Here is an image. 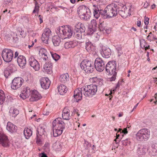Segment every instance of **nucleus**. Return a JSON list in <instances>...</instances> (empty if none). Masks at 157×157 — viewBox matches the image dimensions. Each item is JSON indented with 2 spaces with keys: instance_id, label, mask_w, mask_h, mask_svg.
Segmentation results:
<instances>
[{
  "instance_id": "f704fd0d",
  "label": "nucleus",
  "mask_w": 157,
  "mask_h": 157,
  "mask_svg": "<svg viewBox=\"0 0 157 157\" xmlns=\"http://www.w3.org/2000/svg\"><path fill=\"white\" fill-rule=\"evenodd\" d=\"M45 129L44 126H40L37 130V135L38 134L39 136H41L44 134L45 132Z\"/></svg>"
},
{
  "instance_id": "4d7b16f0",
  "label": "nucleus",
  "mask_w": 157,
  "mask_h": 157,
  "mask_svg": "<svg viewBox=\"0 0 157 157\" xmlns=\"http://www.w3.org/2000/svg\"><path fill=\"white\" fill-rule=\"evenodd\" d=\"M148 5V3L147 2H146L144 3V8H147Z\"/></svg>"
},
{
  "instance_id": "4c0bfd02",
  "label": "nucleus",
  "mask_w": 157,
  "mask_h": 157,
  "mask_svg": "<svg viewBox=\"0 0 157 157\" xmlns=\"http://www.w3.org/2000/svg\"><path fill=\"white\" fill-rule=\"evenodd\" d=\"M47 52L46 50L44 48H42L40 49L39 54L41 56H47Z\"/></svg>"
},
{
  "instance_id": "473e14b6",
  "label": "nucleus",
  "mask_w": 157,
  "mask_h": 157,
  "mask_svg": "<svg viewBox=\"0 0 157 157\" xmlns=\"http://www.w3.org/2000/svg\"><path fill=\"white\" fill-rule=\"evenodd\" d=\"M58 92L60 95H63L67 91L66 86L64 85H61L58 87Z\"/></svg>"
},
{
  "instance_id": "de8ad7c7",
  "label": "nucleus",
  "mask_w": 157,
  "mask_h": 157,
  "mask_svg": "<svg viewBox=\"0 0 157 157\" xmlns=\"http://www.w3.org/2000/svg\"><path fill=\"white\" fill-rule=\"evenodd\" d=\"M129 142V141H128V139H126L125 140H122L121 141L122 144L124 146L127 145Z\"/></svg>"
},
{
  "instance_id": "412c9836",
  "label": "nucleus",
  "mask_w": 157,
  "mask_h": 157,
  "mask_svg": "<svg viewBox=\"0 0 157 157\" xmlns=\"http://www.w3.org/2000/svg\"><path fill=\"white\" fill-rule=\"evenodd\" d=\"M100 52L102 56L106 58L109 57L111 55L110 49L105 47L102 48Z\"/></svg>"
},
{
  "instance_id": "6ab92c4d",
  "label": "nucleus",
  "mask_w": 157,
  "mask_h": 157,
  "mask_svg": "<svg viewBox=\"0 0 157 157\" xmlns=\"http://www.w3.org/2000/svg\"><path fill=\"white\" fill-rule=\"evenodd\" d=\"M41 87L44 89H46L49 87L50 82L47 78H42L40 80Z\"/></svg>"
},
{
  "instance_id": "c85d7f7f",
  "label": "nucleus",
  "mask_w": 157,
  "mask_h": 157,
  "mask_svg": "<svg viewBox=\"0 0 157 157\" xmlns=\"http://www.w3.org/2000/svg\"><path fill=\"white\" fill-rule=\"evenodd\" d=\"M60 36H54L52 38V42L55 46H58L61 43V39Z\"/></svg>"
},
{
  "instance_id": "5fc2aeb1",
  "label": "nucleus",
  "mask_w": 157,
  "mask_h": 157,
  "mask_svg": "<svg viewBox=\"0 0 157 157\" xmlns=\"http://www.w3.org/2000/svg\"><path fill=\"white\" fill-rule=\"evenodd\" d=\"M123 82V81H121L120 82H118V83H117L116 86V88H117L118 87H119L120 86V85L121 84V83Z\"/></svg>"
},
{
  "instance_id": "20e7f679",
  "label": "nucleus",
  "mask_w": 157,
  "mask_h": 157,
  "mask_svg": "<svg viewBox=\"0 0 157 157\" xmlns=\"http://www.w3.org/2000/svg\"><path fill=\"white\" fill-rule=\"evenodd\" d=\"M118 5L112 4L108 5L104 10L105 13L104 18L112 17L117 15Z\"/></svg>"
},
{
  "instance_id": "39448f33",
  "label": "nucleus",
  "mask_w": 157,
  "mask_h": 157,
  "mask_svg": "<svg viewBox=\"0 0 157 157\" xmlns=\"http://www.w3.org/2000/svg\"><path fill=\"white\" fill-rule=\"evenodd\" d=\"M83 94L86 97H92L95 95L97 91V87L95 85L90 84L82 87Z\"/></svg>"
},
{
  "instance_id": "1a4fd4ad",
  "label": "nucleus",
  "mask_w": 157,
  "mask_h": 157,
  "mask_svg": "<svg viewBox=\"0 0 157 157\" xmlns=\"http://www.w3.org/2000/svg\"><path fill=\"white\" fill-rule=\"evenodd\" d=\"M105 70L109 74L117 73L116 62L113 61L109 62L106 65Z\"/></svg>"
},
{
  "instance_id": "72a5a7b5",
  "label": "nucleus",
  "mask_w": 157,
  "mask_h": 157,
  "mask_svg": "<svg viewBox=\"0 0 157 157\" xmlns=\"http://www.w3.org/2000/svg\"><path fill=\"white\" fill-rule=\"evenodd\" d=\"M24 134L26 139H29L32 134V131L31 129L25 128L24 131Z\"/></svg>"
},
{
  "instance_id": "052dcab7",
  "label": "nucleus",
  "mask_w": 157,
  "mask_h": 157,
  "mask_svg": "<svg viewBox=\"0 0 157 157\" xmlns=\"http://www.w3.org/2000/svg\"><path fill=\"white\" fill-rule=\"evenodd\" d=\"M39 18L40 20V23H42L43 22V21L42 19V16L40 15H39Z\"/></svg>"
},
{
  "instance_id": "9d476101",
  "label": "nucleus",
  "mask_w": 157,
  "mask_h": 157,
  "mask_svg": "<svg viewBox=\"0 0 157 157\" xmlns=\"http://www.w3.org/2000/svg\"><path fill=\"white\" fill-rule=\"evenodd\" d=\"M117 14H119L122 17L126 18L129 16L130 14V9H128L126 7L120 6L118 5Z\"/></svg>"
},
{
  "instance_id": "c9c22d12",
  "label": "nucleus",
  "mask_w": 157,
  "mask_h": 157,
  "mask_svg": "<svg viewBox=\"0 0 157 157\" xmlns=\"http://www.w3.org/2000/svg\"><path fill=\"white\" fill-rule=\"evenodd\" d=\"M75 44L72 41L66 42L64 44V47L66 49L72 48L75 46Z\"/></svg>"
},
{
  "instance_id": "3c124183",
  "label": "nucleus",
  "mask_w": 157,
  "mask_h": 157,
  "mask_svg": "<svg viewBox=\"0 0 157 157\" xmlns=\"http://www.w3.org/2000/svg\"><path fill=\"white\" fill-rule=\"evenodd\" d=\"M119 134H118L117 133L116 134V138L114 140L116 144H118L120 141V140L119 139L118 137H119Z\"/></svg>"
},
{
  "instance_id": "4468645a",
  "label": "nucleus",
  "mask_w": 157,
  "mask_h": 157,
  "mask_svg": "<svg viewBox=\"0 0 157 157\" xmlns=\"http://www.w3.org/2000/svg\"><path fill=\"white\" fill-rule=\"evenodd\" d=\"M82 87V88H78L75 90L74 92V97L75 101L78 102L82 99V93H83Z\"/></svg>"
},
{
  "instance_id": "2f4dec72",
  "label": "nucleus",
  "mask_w": 157,
  "mask_h": 157,
  "mask_svg": "<svg viewBox=\"0 0 157 157\" xmlns=\"http://www.w3.org/2000/svg\"><path fill=\"white\" fill-rule=\"evenodd\" d=\"M69 77L67 73L61 75L59 78L60 81L63 83H65L69 81Z\"/></svg>"
},
{
  "instance_id": "603ef678",
  "label": "nucleus",
  "mask_w": 157,
  "mask_h": 157,
  "mask_svg": "<svg viewBox=\"0 0 157 157\" xmlns=\"http://www.w3.org/2000/svg\"><path fill=\"white\" fill-rule=\"evenodd\" d=\"M149 18L147 17L145 18L144 24L146 25H147L149 23Z\"/></svg>"
},
{
  "instance_id": "0eeeda50",
  "label": "nucleus",
  "mask_w": 157,
  "mask_h": 157,
  "mask_svg": "<svg viewBox=\"0 0 157 157\" xmlns=\"http://www.w3.org/2000/svg\"><path fill=\"white\" fill-rule=\"evenodd\" d=\"M150 132L147 129L143 128L139 130L136 134V139L140 141L147 140L150 137Z\"/></svg>"
},
{
  "instance_id": "ea45409f",
  "label": "nucleus",
  "mask_w": 157,
  "mask_h": 157,
  "mask_svg": "<svg viewBox=\"0 0 157 157\" xmlns=\"http://www.w3.org/2000/svg\"><path fill=\"white\" fill-rule=\"evenodd\" d=\"M51 53L53 59L56 61L58 60L59 59L60 56L56 53L51 52Z\"/></svg>"
},
{
  "instance_id": "7c9ffc66",
  "label": "nucleus",
  "mask_w": 157,
  "mask_h": 157,
  "mask_svg": "<svg viewBox=\"0 0 157 157\" xmlns=\"http://www.w3.org/2000/svg\"><path fill=\"white\" fill-rule=\"evenodd\" d=\"M147 149L146 147L144 146H141L137 150V153L139 156L144 155L146 153Z\"/></svg>"
},
{
  "instance_id": "e2e57ef3",
  "label": "nucleus",
  "mask_w": 157,
  "mask_h": 157,
  "mask_svg": "<svg viewBox=\"0 0 157 157\" xmlns=\"http://www.w3.org/2000/svg\"><path fill=\"white\" fill-rule=\"evenodd\" d=\"M41 155V157H48L46 154L44 153H42Z\"/></svg>"
},
{
  "instance_id": "393cba45",
  "label": "nucleus",
  "mask_w": 157,
  "mask_h": 157,
  "mask_svg": "<svg viewBox=\"0 0 157 157\" xmlns=\"http://www.w3.org/2000/svg\"><path fill=\"white\" fill-rule=\"evenodd\" d=\"M7 129L11 133H15L17 130V127L10 122H8L6 126Z\"/></svg>"
},
{
  "instance_id": "680f3d73",
  "label": "nucleus",
  "mask_w": 157,
  "mask_h": 157,
  "mask_svg": "<svg viewBox=\"0 0 157 157\" xmlns=\"http://www.w3.org/2000/svg\"><path fill=\"white\" fill-rule=\"evenodd\" d=\"M11 0H4V2H5L6 4L11 3Z\"/></svg>"
},
{
  "instance_id": "13d9d810",
  "label": "nucleus",
  "mask_w": 157,
  "mask_h": 157,
  "mask_svg": "<svg viewBox=\"0 0 157 157\" xmlns=\"http://www.w3.org/2000/svg\"><path fill=\"white\" fill-rule=\"evenodd\" d=\"M40 141V139L39 138V137H38L37 134H36V142L37 143H39Z\"/></svg>"
},
{
  "instance_id": "9b49d317",
  "label": "nucleus",
  "mask_w": 157,
  "mask_h": 157,
  "mask_svg": "<svg viewBox=\"0 0 157 157\" xmlns=\"http://www.w3.org/2000/svg\"><path fill=\"white\" fill-rule=\"evenodd\" d=\"M94 67L96 70L100 72L102 71L105 68L104 61L100 58H97L95 59Z\"/></svg>"
},
{
  "instance_id": "2eb2a0df",
  "label": "nucleus",
  "mask_w": 157,
  "mask_h": 157,
  "mask_svg": "<svg viewBox=\"0 0 157 157\" xmlns=\"http://www.w3.org/2000/svg\"><path fill=\"white\" fill-rule=\"evenodd\" d=\"M29 63L30 65L36 71L40 69V65L38 62L33 57H30L29 60Z\"/></svg>"
},
{
  "instance_id": "69168bd1",
  "label": "nucleus",
  "mask_w": 157,
  "mask_h": 157,
  "mask_svg": "<svg viewBox=\"0 0 157 157\" xmlns=\"http://www.w3.org/2000/svg\"><path fill=\"white\" fill-rule=\"evenodd\" d=\"M13 42H14L15 43H16L17 42L18 39L17 37H15V38L13 37Z\"/></svg>"
},
{
  "instance_id": "774afa93",
  "label": "nucleus",
  "mask_w": 157,
  "mask_h": 157,
  "mask_svg": "<svg viewBox=\"0 0 157 157\" xmlns=\"http://www.w3.org/2000/svg\"><path fill=\"white\" fill-rule=\"evenodd\" d=\"M18 52H17L16 51L15 53L14 58H16V57H17L18 56Z\"/></svg>"
},
{
  "instance_id": "ddd939ff",
  "label": "nucleus",
  "mask_w": 157,
  "mask_h": 157,
  "mask_svg": "<svg viewBox=\"0 0 157 157\" xmlns=\"http://www.w3.org/2000/svg\"><path fill=\"white\" fill-rule=\"evenodd\" d=\"M93 10L94 16L96 19H98L100 15L103 16L104 18L105 14L104 10L101 9L99 5H93Z\"/></svg>"
},
{
  "instance_id": "cd10ccee",
  "label": "nucleus",
  "mask_w": 157,
  "mask_h": 157,
  "mask_svg": "<svg viewBox=\"0 0 157 157\" xmlns=\"http://www.w3.org/2000/svg\"><path fill=\"white\" fill-rule=\"evenodd\" d=\"M70 110L67 107H65L63 110L62 116L63 119L69 120L70 118Z\"/></svg>"
},
{
  "instance_id": "6e6d98bb",
  "label": "nucleus",
  "mask_w": 157,
  "mask_h": 157,
  "mask_svg": "<svg viewBox=\"0 0 157 157\" xmlns=\"http://www.w3.org/2000/svg\"><path fill=\"white\" fill-rule=\"evenodd\" d=\"M74 113L77 114L78 116H80V114L78 113V109H75L74 110Z\"/></svg>"
},
{
  "instance_id": "f3484780",
  "label": "nucleus",
  "mask_w": 157,
  "mask_h": 157,
  "mask_svg": "<svg viewBox=\"0 0 157 157\" xmlns=\"http://www.w3.org/2000/svg\"><path fill=\"white\" fill-rule=\"evenodd\" d=\"M0 144L4 147L9 146V142L7 137L4 134L0 132Z\"/></svg>"
},
{
  "instance_id": "c03bdc74",
  "label": "nucleus",
  "mask_w": 157,
  "mask_h": 157,
  "mask_svg": "<svg viewBox=\"0 0 157 157\" xmlns=\"http://www.w3.org/2000/svg\"><path fill=\"white\" fill-rule=\"evenodd\" d=\"M116 50H117L118 56H120L122 54L123 52L122 50V48L120 47H117L116 48Z\"/></svg>"
},
{
  "instance_id": "aec40b11",
  "label": "nucleus",
  "mask_w": 157,
  "mask_h": 157,
  "mask_svg": "<svg viewBox=\"0 0 157 157\" xmlns=\"http://www.w3.org/2000/svg\"><path fill=\"white\" fill-rule=\"evenodd\" d=\"M30 95V90L29 87H24L22 91V93L20 96L23 99H25L28 98Z\"/></svg>"
},
{
  "instance_id": "c756f323",
  "label": "nucleus",
  "mask_w": 157,
  "mask_h": 157,
  "mask_svg": "<svg viewBox=\"0 0 157 157\" xmlns=\"http://www.w3.org/2000/svg\"><path fill=\"white\" fill-rule=\"evenodd\" d=\"M41 98L40 95L37 91H34L31 96V100L32 101H37Z\"/></svg>"
},
{
  "instance_id": "a18cd8bd",
  "label": "nucleus",
  "mask_w": 157,
  "mask_h": 157,
  "mask_svg": "<svg viewBox=\"0 0 157 157\" xmlns=\"http://www.w3.org/2000/svg\"><path fill=\"white\" fill-rule=\"evenodd\" d=\"M19 113V111L17 109H14L12 113V116L13 117H16Z\"/></svg>"
},
{
  "instance_id": "f257e3e1",
  "label": "nucleus",
  "mask_w": 157,
  "mask_h": 157,
  "mask_svg": "<svg viewBox=\"0 0 157 157\" xmlns=\"http://www.w3.org/2000/svg\"><path fill=\"white\" fill-rule=\"evenodd\" d=\"M65 124L60 117L56 118L53 121L52 128L54 137H57L62 134L63 129L65 128Z\"/></svg>"
},
{
  "instance_id": "864d4df0",
  "label": "nucleus",
  "mask_w": 157,
  "mask_h": 157,
  "mask_svg": "<svg viewBox=\"0 0 157 157\" xmlns=\"http://www.w3.org/2000/svg\"><path fill=\"white\" fill-rule=\"evenodd\" d=\"M128 131H127V128H124V130H122V132H121L124 133V134H126L128 133Z\"/></svg>"
},
{
  "instance_id": "37998d69",
  "label": "nucleus",
  "mask_w": 157,
  "mask_h": 157,
  "mask_svg": "<svg viewBox=\"0 0 157 157\" xmlns=\"http://www.w3.org/2000/svg\"><path fill=\"white\" fill-rule=\"evenodd\" d=\"M90 144L89 142L85 140L84 143L83 145L85 149H88V148L90 147Z\"/></svg>"
},
{
  "instance_id": "a19ab883",
  "label": "nucleus",
  "mask_w": 157,
  "mask_h": 157,
  "mask_svg": "<svg viewBox=\"0 0 157 157\" xmlns=\"http://www.w3.org/2000/svg\"><path fill=\"white\" fill-rule=\"evenodd\" d=\"M62 146L59 142L56 143L54 145V148L56 150L59 151L61 149Z\"/></svg>"
},
{
  "instance_id": "e433bc0d",
  "label": "nucleus",
  "mask_w": 157,
  "mask_h": 157,
  "mask_svg": "<svg viewBox=\"0 0 157 157\" xmlns=\"http://www.w3.org/2000/svg\"><path fill=\"white\" fill-rule=\"evenodd\" d=\"M5 99V95L3 91L1 90H0V104H3Z\"/></svg>"
},
{
  "instance_id": "5701e85b",
  "label": "nucleus",
  "mask_w": 157,
  "mask_h": 157,
  "mask_svg": "<svg viewBox=\"0 0 157 157\" xmlns=\"http://www.w3.org/2000/svg\"><path fill=\"white\" fill-rule=\"evenodd\" d=\"M74 30L75 32L84 33L85 30V28L83 24L79 22L75 25Z\"/></svg>"
},
{
  "instance_id": "423d86ee",
  "label": "nucleus",
  "mask_w": 157,
  "mask_h": 157,
  "mask_svg": "<svg viewBox=\"0 0 157 157\" xmlns=\"http://www.w3.org/2000/svg\"><path fill=\"white\" fill-rule=\"evenodd\" d=\"M80 66L81 69L86 73H92L94 70V63L91 61L84 60Z\"/></svg>"
},
{
  "instance_id": "79ce46f5",
  "label": "nucleus",
  "mask_w": 157,
  "mask_h": 157,
  "mask_svg": "<svg viewBox=\"0 0 157 157\" xmlns=\"http://www.w3.org/2000/svg\"><path fill=\"white\" fill-rule=\"evenodd\" d=\"M80 32H75V37L78 39L80 40L82 38V33Z\"/></svg>"
},
{
  "instance_id": "bb28decb",
  "label": "nucleus",
  "mask_w": 157,
  "mask_h": 157,
  "mask_svg": "<svg viewBox=\"0 0 157 157\" xmlns=\"http://www.w3.org/2000/svg\"><path fill=\"white\" fill-rule=\"evenodd\" d=\"M98 28L100 31L103 32L104 33L109 34L111 32V30L109 29L107 27L105 26L103 22L99 24Z\"/></svg>"
},
{
  "instance_id": "58836bf2",
  "label": "nucleus",
  "mask_w": 157,
  "mask_h": 157,
  "mask_svg": "<svg viewBox=\"0 0 157 157\" xmlns=\"http://www.w3.org/2000/svg\"><path fill=\"white\" fill-rule=\"evenodd\" d=\"M140 42L141 48L143 49L144 48L147 44V42L144 39L140 40Z\"/></svg>"
},
{
  "instance_id": "8fccbe9b",
  "label": "nucleus",
  "mask_w": 157,
  "mask_h": 157,
  "mask_svg": "<svg viewBox=\"0 0 157 157\" xmlns=\"http://www.w3.org/2000/svg\"><path fill=\"white\" fill-rule=\"evenodd\" d=\"M10 75L9 71L8 70H5L4 71V75L5 77L7 78Z\"/></svg>"
},
{
  "instance_id": "6e6552de",
  "label": "nucleus",
  "mask_w": 157,
  "mask_h": 157,
  "mask_svg": "<svg viewBox=\"0 0 157 157\" xmlns=\"http://www.w3.org/2000/svg\"><path fill=\"white\" fill-rule=\"evenodd\" d=\"M2 56L3 60L5 62H10L13 57V51L10 49H4L2 52Z\"/></svg>"
},
{
  "instance_id": "338daca9",
  "label": "nucleus",
  "mask_w": 157,
  "mask_h": 157,
  "mask_svg": "<svg viewBox=\"0 0 157 157\" xmlns=\"http://www.w3.org/2000/svg\"><path fill=\"white\" fill-rule=\"evenodd\" d=\"M10 38V35L9 34L5 35V38L6 40H8Z\"/></svg>"
},
{
  "instance_id": "dca6fc26",
  "label": "nucleus",
  "mask_w": 157,
  "mask_h": 157,
  "mask_svg": "<svg viewBox=\"0 0 157 157\" xmlns=\"http://www.w3.org/2000/svg\"><path fill=\"white\" fill-rule=\"evenodd\" d=\"M51 30L49 29H46L42 34L41 40L44 43L48 44L49 38L51 36Z\"/></svg>"
},
{
  "instance_id": "bf43d9fd",
  "label": "nucleus",
  "mask_w": 157,
  "mask_h": 157,
  "mask_svg": "<svg viewBox=\"0 0 157 157\" xmlns=\"http://www.w3.org/2000/svg\"><path fill=\"white\" fill-rule=\"evenodd\" d=\"M49 112H47L45 110H44L43 112V114L45 115H49Z\"/></svg>"
},
{
  "instance_id": "4be33fe9",
  "label": "nucleus",
  "mask_w": 157,
  "mask_h": 157,
  "mask_svg": "<svg viewBox=\"0 0 157 157\" xmlns=\"http://www.w3.org/2000/svg\"><path fill=\"white\" fill-rule=\"evenodd\" d=\"M148 153L151 156L157 155V143H153L151 144Z\"/></svg>"
},
{
  "instance_id": "f03ea898",
  "label": "nucleus",
  "mask_w": 157,
  "mask_h": 157,
  "mask_svg": "<svg viewBox=\"0 0 157 157\" xmlns=\"http://www.w3.org/2000/svg\"><path fill=\"white\" fill-rule=\"evenodd\" d=\"M56 32L62 39H65L71 37L73 34V31L71 26H67L66 27L64 26L58 27L56 30Z\"/></svg>"
},
{
  "instance_id": "7ed1b4c3",
  "label": "nucleus",
  "mask_w": 157,
  "mask_h": 157,
  "mask_svg": "<svg viewBox=\"0 0 157 157\" xmlns=\"http://www.w3.org/2000/svg\"><path fill=\"white\" fill-rule=\"evenodd\" d=\"M77 12L80 18L83 20H88L91 16L90 10L84 5L79 6L77 9Z\"/></svg>"
},
{
  "instance_id": "09e8293b",
  "label": "nucleus",
  "mask_w": 157,
  "mask_h": 157,
  "mask_svg": "<svg viewBox=\"0 0 157 157\" xmlns=\"http://www.w3.org/2000/svg\"><path fill=\"white\" fill-rule=\"evenodd\" d=\"M91 23L93 26H94L95 27H97V22L95 20H92L91 21Z\"/></svg>"
},
{
  "instance_id": "0e129e2a",
  "label": "nucleus",
  "mask_w": 157,
  "mask_h": 157,
  "mask_svg": "<svg viewBox=\"0 0 157 157\" xmlns=\"http://www.w3.org/2000/svg\"><path fill=\"white\" fill-rule=\"evenodd\" d=\"M41 58H42L43 60L46 61L48 59V57L47 56H47L41 57Z\"/></svg>"
},
{
  "instance_id": "f8f14e48",
  "label": "nucleus",
  "mask_w": 157,
  "mask_h": 157,
  "mask_svg": "<svg viewBox=\"0 0 157 157\" xmlns=\"http://www.w3.org/2000/svg\"><path fill=\"white\" fill-rule=\"evenodd\" d=\"M24 82V79L20 77L15 78L13 80L11 88L13 90H16L20 87Z\"/></svg>"
},
{
  "instance_id": "a878e982",
  "label": "nucleus",
  "mask_w": 157,
  "mask_h": 157,
  "mask_svg": "<svg viewBox=\"0 0 157 157\" xmlns=\"http://www.w3.org/2000/svg\"><path fill=\"white\" fill-rule=\"evenodd\" d=\"M85 48L86 51L90 53H93L95 49V47L90 41L86 42Z\"/></svg>"
},
{
  "instance_id": "a211bd4d",
  "label": "nucleus",
  "mask_w": 157,
  "mask_h": 157,
  "mask_svg": "<svg viewBox=\"0 0 157 157\" xmlns=\"http://www.w3.org/2000/svg\"><path fill=\"white\" fill-rule=\"evenodd\" d=\"M52 64L51 62H48L45 63L43 66V71L45 73L51 74L52 73Z\"/></svg>"
},
{
  "instance_id": "b1692460",
  "label": "nucleus",
  "mask_w": 157,
  "mask_h": 157,
  "mask_svg": "<svg viewBox=\"0 0 157 157\" xmlns=\"http://www.w3.org/2000/svg\"><path fill=\"white\" fill-rule=\"evenodd\" d=\"M17 62L21 67H23L26 64V61L25 57L23 56H19L17 58Z\"/></svg>"
},
{
  "instance_id": "49530a36",
  "label": "nucleus",
  "mask_w": 157,
  "mask_h": 157,
  "mask_svg": "<svg viewBox=\"0 0 157 157\" xmlns=\"http://www.w3.org/2000/svg\"><path fill=\"white\" fill-rule=\"evenodd\" d=\"M117 74V73H115V74H110L112 76L109 78V81H114L116 78Z\"/></svg>"
}]
</instances>
